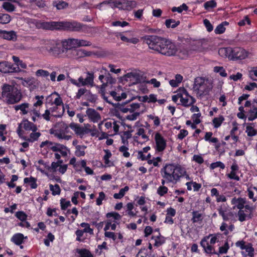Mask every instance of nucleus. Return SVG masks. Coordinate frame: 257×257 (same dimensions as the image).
Here are the masks:
<instances>
[{"mask_svg":"<svg viewBox=\"0 0 257 257\" xmlns=\"http://www.w3.org/2000/svg\"><path fill=\"white\" fill-rule=\"evenodd\" d=\"M154 140L156 144L155 147V151L158 152H163L167 147L166 140L159 132L155 133Z\"/></svg>","mask_w":257,"mask_h":257,"instance_id":"9d476101","label":"nucleus"},{"mask_svg":"<svg viewBox=\"0 0 257 257\" xmlns=\"http://www.w3.org/2000/svg\"><path fill=\"white\" fill-rule=\"evenodd\" d=\"M245 132L249 137H253L257 134V131L250 126H246Z\"/></svg>","mask_w":257,"mask_h":257,"instance_id":"de8ad7c7","label":"nucleus"},{"mask_svg":"<svg viewBox=\"0 0 257 257\" xmlns=\"http://www.w3.org/2000/svg\"><path fill=\"white\" fill-rule=\"evenodd\" d=\"M72 39L70 38L67 40H65L62 42L61 45L64 49V53H68L67 55H69L71 53V50L74 49L73 44H72Z\"/></svg>","mask_w":257,"mask_h":257,"instance_id":"aec40b11","label":"nucleus"},{"mask_svg":"<svg viewBox=\"0 0 257 257\" xmlns=\"http://www.w3.org/2000/svg\"><path fill=\"white\" fill-rule=\"evenodd\" d=\"M224 120V118L222 115H220L218 117L214 118L212 120L214 127L215 128L219 127Z\"/></svg>","mask_w":257,"mask_h":257,"instance_id":"a19ab883","label":"nucleus"},{"mask_svg":"<svg viewBox=\"0 0 257 257\" xmlns=\"http://www.w3.org/2000/svg\"><path fill=\"white\" fill-rule=\"evenodd\" d=\"M217 3L215 0H211L205 2L204 4V7L206 10L209 11L216 7Z\"/></svg>","mask_w":257,"mask_h":257,"instance_id":"58836bf2","label":"nucleus"},{"mask_svg":"<svg viewBox=\"0 0 257 257\" xmlns=\"http://www.w3.org/2000/svg\"><path fill=\"white\" fill-rule=\"evenodd\" d=\"M160 173L163 178H166L168 182L173 184H176L186 175L185 168L175 163L166 164L161 169Z\"/></svg>","mask_w":257,"mask_h":257,"instance_id":"f03ea898","label":"nucleus"},{"mask_svg":"<svg viewBox=\"0 0 257 257\" xmlns=\"http://www.w3.org/2000/svg\"><path fill=\"white\" fill-rule=\"evenodd\" d=\"M15 216L22 221H24L27 218V215L23 211H18L16 213Z\"/></svg>","mask_w":257,"mask_h":257,"instance_id":"6e6d98bb","label":"nucleus"},{"mask_svg":"<svg viewBox=\"0 0 257 257\" xmlns=\"http://www.w3.org/2000/svg\"><path fill=\"white\" fill-rule=\"evenodd\" d=\"M225 31V28L221 24L218 25L214 30V32L216 34H221L223 33Z\"/></svg>","mask_w":257,"mask_h":257,"instance_id":"774afa93","label":"nucleus"},{"mask_svg":"<svg viewBox=\"0 0 257 257\" xmlns=\"http://www.w3.org/2000/svg\"><path fill=\"white\" fill-rule=\"evenodd\" d=\"M36 75L37 77H47L49 75V72L45 70L39 69L36 72Z\"/></svg>","mask_w":257,"mask_h":257,"instance_id":"603ef678","label":"nucleus"},{"mask_svg":"<svg viewBox=\"0 0 257 257\" xmlns=\"http://www.w3.org/2000/svg\"><path fill=\"white\" fill-rule=\"evenodd\" d=\"M0 37L4 39H6L10 41H16L17 40L16 33L13 31H7L5 30L1 31Z\"/></svg>","mask_w":257,"mask_h":257,"instance_id":"f3484780","label":"nucleus"},{"mask_svg":"<svg viewBox=\"0 0 257 257\" xmlns=\"http://www.w3.org/2000/svg\"><path fill=\"white\" fill-rule=\"evenodd\" d=\"M176 94L172 96V100L176 103L179 99L181 104L185 107L192 105L196 101L195 99L190 95L184 87L179 88L176 91Z\"/></svg>","mask_w":257,"mask_h":257,"instance_id":"423d86ee","label":"nucleus"},{"mask_svg":"<svg viewBox=\"0 0 257 257\" xmlns=\"http://www.w3.org/2000/svg\"><path fill=\"white\" fill-rule=\"evenodd\" d=\"M152 239H155V242L154 245L157 247L161 246L165 242L164 237L161 236L160 233H159V235L157 236H152Z\"/></svg>","mask_w":257,"mask_h":257,"instance_id":"e433bc0d","label":"nucleus"},{"mask_svg":"<svg viewBox=\"0 0 257 257\" xmlns=\"http://www.w3.org/2000/svg\"><path fill=\"white\" fill-rule=\"evenodd\" d=\"M86 148L85 146L78 145L76 146L75 155L77 157L84 156L85 154V150Z\"/></svg>","mask_w":257,"mask_h":257,"instance_id":"f704fd0d","label":"nucleus"},{"mask_svg":"<svg viewBox=\"0 0 257 257\" xmlns=\"http://www.w3.org/2000/svg\"><path fill=\"white\" fill-rule=\"evenodd\" d=\"M36 181L37 179L32 176L29 178H25L24 180V183H29L32 189H36L38 185Z\"/></svg>","mask_w":257,"mask_h":257,"instance_id":"473e14b6","label":"nucleus"},{"mask_svg":"<svg viewBox=\"0 0 257 257\" xmlns=\"http://www.w3.org/2000/svg\"><path fill=\"white\" fill-rule=\"evenodd\" d=\"M105 198V195L103 192H100L99 193V196L96 199V204L98 206H100L102 203V200H104Z\"/></svg>","mask_w":257,"mask_h":257,"instance_id":"0e129e2a","label":"nucleus"},{"mask_svg":"<svg viewBox=\"0 0 257 257\" xmlns=\"http://www.w3.org/2000/svg\"><path fill=\"white\" fill-rule=\"evenodd\" d=\"M72 39V44H73L74 49L76 47H84V46H90L91 45V43L90 41H86L85 40L78 39Z\"/></svg>","mask_w":257,"mask_h":257,"instance_id":"4be33fe9","label":"nucleus"},{"mask_svg":"<svg viewBox=\"0 0 257 257\" xmlns=\"http://www.w3.org/2000/svg\"><path fill=\"white\" fill-rule=\"evenodd\" d=\"M45 48L49 54L55 57H61L64 55V49L60 43L54 41L48 42L45 45Z\"/></svg>","mask_w":257,"mask_h":257,"instance_id":"0eeeda50","label":"nucleus"},{"mask_svg":"<svg viewBox=\"0 0 257 257\" xmlns=\"http://www.w3.org/2000/svg\"><path fill=\"white\" fill-rule=\"evenodd\" d=\"M106 217L108 218L112 217L114 220H119L121 218V215L117 212H111L106 214Z\"/></svg>","mask_w":257,"mask_h":257,"instance_id":"49530a36","label":"nucleus"},{"mask_svg":"<svg viewBox=\"0 0 257 257\" xmlns=\"http://www.w3.org/2000/svg\"><path fill=\"white\" fill-rule=\"evenodd\" d=\"M21 123L23 125V127L26 131H32V132H36L38 130L36 125L29 121L28 119L23 120Z\"/></svg>","mask_w":257,"mask_h":257,"instance_id":"b1692460","label":"nucleus"},{"mask_svg":"<svg viewBox=\"0 0 257 257\" xmlns=\"http://www.w3.org/2000/svg\"><path fill=\"white\" fill-rule=\"evenodd\" d=\"M20 79L22 81V85L26 87H29L32 85H34L36 82V79L32 77H30L26 78L21 77L20 78Z\"/></svg>","mask_w":257,"mask_h":257,"instance_id":"c756f323","label":"nucleus"},{"mask_svg":"<svg viewBox=\"0 0 257 257\" xmlns=\"http://www.w3.org/2000/svg\"><path fill=\"white\" fill-rule=\"evenodd\" d=\"M136 135L141 136L142 139L146 140V141L149 140V137L145 134V130L143 128H139Z\"/></svg>","mask_w":257,"mask_h":257,"instance_id":"680f3d73","label":"nucleus"},{"mask_svg":"<svg viewBox=\"0 0 257 257\" xmlns=\"http://www.w3.org/2000/svg\"><path fill=\"white\" fill-rule=\"evenodd\" d=\"M178 53L176 56H178L181 59H185L187 57L188 55V50L184 48H178Z\"/></svg>","mask_w":257,"mask_h":257,"instance_id":"ea45409f","label":"nucleus"},{"mask_svg":"<svg viewBox=\"0 0 257 257\" xmlns=\"http://www.w3.org/2000/svg\"><path fill=\"white\" fill-rule=\"evenodd\" d=\"M86 76L84 78L82 76L79 77L78 80L74 79H70V81L71 83L79 87L83 86H90L94 85V73L92 72H86Z\"/></svg>","mask_w":257,"mask_h":257,"instance_id":"1a4fd4ad","label":"nucleus"},{"mask_svg":"<svg viewBox=\"0 0 257 257\" xmlns=\"http://www.w3.org/2000/svg\"><path fill=\"white\" fill-rule=\"evenodd\" d=\"M85 26L75 21L59 22V29L72 32L82 31Z\"/></svg>","mask_w":257,"mask_h":257,"instance_id":"6e6552de","label":"nucleus"},{"mask_svg":"<svg viewBox=\"0 0 257 257\" xmlns=\"http://www.w3.org/2000/svg\"><path fill=\"white\" fill-rule=\"evenodd\" d=\"M114 7L119 9L130 11L137 6V2L135 1L121 0L113 2Z\"/></svg>","mask_w":257,"mask_h":257,"instance_id":"9b49d317","label":"nucleus"},{"mask_svg":"<svg viewBox=\"0 0 257 257\" xmlns=\"http://www.w3.org/2000/svg\"><path fill=\"white\" fill-rule=\"evenodd\" d=\"M244 249L245 250V252H247L246 253L244 251L241 252V254L244 256H248L249 257H253L254 256V248L252 247V245L250 243H248L246 244L245 248Z\"/></svg>","mask_w":257,"mask_h":257,"instance_id":"c85d7f7f","label":"nucleus"},{"mask_svg":"<svg viewBox=\"0 0 257 257\" xmlns=\"http://www.w3.org/2000/svg\"><path fill=\"white\" fill-rule=\"evenodd\" d=\"M41 135L40 132H32V133L30 135V137H23L22 139L27 142H34L36 141H37Z\"/></svg>","mask_w":257,"mask_h":257,"instance_id":"cd10ccee","label":"nucleus"},{"mask_svg":"<svg viewBox=\"0 0 257 257\" xmlns=\"http://www.w3.org/2000/svg\"><path fill=\"white\" fill-rule=\"evenodd\" d=\"M104 151L105 153V154L103 157V160L104 161L105 164L107 165L109 163V159L111 156V153L110 151L108 150H104Z\"/></svg>","mask_w":257,"mask_h":257,"instance_id":"338daca9","label":"nucleus"},{"mask_svg":"<svg viewBox=\"0 0 257 257\" xmlns=\"http://www.w3.org/2000/svg\"><path fill=\"white\" fill-rule=\"evenodd\" d=\"M56 94L58 95V97L55 99L54 101L53 102H52V104H54V105H56L59 107H62V106H64L63 102L61 97L58 93Z\"/></svg>","mask_w":257,"mask_h":257,"instance_id":"052dcab7","label":"nucleus"},{"mask_svg":"<svg viewBox=\"0 0 257 257\" xmlns=\"http://www.w3.org/2000/svg\"><path fill=\"white\" fill-rule=\"evenodd\" d=\"M128 148L124 146H122L119 148V151L123 153V156L125 158H128L130 156V153L127 151Z\"/></svg>","mask_w":257,"mask_h":257,"instance_id":"e2e57ef3","label":"nucleus"},{"mask_svg":"<svg viewBox=\"0 0 257 257\" xmlns=\"http://www.w3.org/2000/svg\"><path fill=\"white\" fill-rule=\"evenodd\" d=\"M52 116H54L55 117H61L64 112V107L62 106V107H59L56 105H54L52 107L49 108Z\"/></svg>","mask_w":257,"mask_h":257,"instance_id":"6ab92c4d","label":"nucleus"},{"mask_svg":"<svg viewBox=\"0 0 257 257\" xmlns=\"http://www.w3.org/2000/svg\"><path fill=\"white\" fill-rule=\"evenodd\" d=\"M213 70L215 72L219 73L220 75L222 77H226L227 75L224 68L222 66H215L214 67Z\"/></svg>","mask_w":257,"mask_h":257,"instance_id":"a18cd8bd","label":"nucleus"},{"mask_svg":"<svg viewBox=\"0 0 257 257\" xmlns=\"http://www.w3.org/2000/svg\"><path fill=\"white\" fill-rule=\"evenodd\" d=\"M29 107V104L28 103H24L20 105L15 106V109L16 110H20L22 112L23 114H26L28 113V111L27 110Z\"/></svg>","mask_w":257,"mask_h":257,"instance_id":"72a5a7b5","label":"nucleus"},{"mask_svg":"<svg viewBox=\"0 0 257 257\" xmlns=\"http://www.w3.org/2000/svg\"><path fill=\"white\" fill-rule=\"evenodd\" d=\"M2 97L8 104L18 103L22 99L21 91L11 85L4 84L2 87Z\"/></svg>","mask_w":257,"mask_h":257,"instance_id":"20e7f679","label":"nucleus"},{"mask_svg":"<svg viewBox=\"0 0 257 257\" xmlns=\"http://www.w3.org/2000/svg\"><path fill=\"white\" fill-rule=\"evenodd\" d=\"M88 90H87L85 88H81L78 89V92L76 93V94L75 96L76 99H80V97L85 95L86 96V94L87 93Z\"/></svg>","mask_w":257,"mask_h":257,"instance_id":"8fccbe9b","label":"nucleus"},{"mask_svg":"<svg viewBox=\"0 0 257 257\" xmlns=\"http://www.w3.org/2000/svg\"><path fill=\"white\" fill-rule=\"evenodd\" d=\"M50 190L52 191V194L53 195H59L61 192L60 188L58 184H55V185H53L50 184Z\"/></svg>","mask_w":257,"mask_h":257,"instance_id":"79ce46f5","label":"nucleus"},{"mask_svg":"<svg viewBox=\"0 0 257 257\" xmlns=\"http://www.w3.org/2000/svg\"><path fill=\"white\" fill-rule=\"evenodd\" d=\"M61 208L63 210H65L68 207L71 205L70 201H66L65 199H61L60 200Z\"/></svg>","mask_w":257,"mask_h":257,"instance_id":"864d4df0","label":"nucleus"},{"mask_svg":"<svg viewBox=\"0 0 257 257\" xmlns=\"http://www.w3.org/2000/svg\"><path fill=\"white\" fill-rule=\"evenodd\" d=\"M91 54V52L87 51L83 49H73L71 50V53L69 54V57L77 59L84 57L90 56Z\"/></svg>","mask_w":257,"mask_h":257,"instance_id":"4468645a","label":"nucleus"},{"mask_svg":"<svg viewBox=\"0 0 257 257\" xmlns=\"http://www.w3.org/2000/svg\"><path fill=\"white\" fill-rule=\"evenodd\" d=\"M87 99L91 102H94L96 100L97 97L95 95L92 94L90 90H88L87 93L86 94Z\"/></svg>","mask_w":257,"mask_h":257,"instance_id":"69168bd1","label":"nucleus"},{"mask_svg":"<svg viewBox=\"0 0 257 257\" xmlns=\"http://www.w3.org/2000/svg\"><path fill=\"white\" fill-rule=\"evenodd\" d=\"M202 219V214L201 213L197 211L192 212V218L191 220L193 223L199 222L201 221Z\"/></svg>","mask_w":257,"mask_h":257,"instance_id":"c9c22d12","label":"nucleus"},{"mask_svg":"<svg viewBox=\"0 0 257 257\" xmlns=\"http://www.w3.org/2000/svg\"><path fill=\"white\" fill-rule=\"evenodd\" d=\"M116 107L121 112L123 113H127L130 112L133 113L132 114L127 115L126 116V119L130 120H135L137 119V117L140 115V113L138 112H135L136 110L140 107V104L138 103H132L128 104L127 101L125 102L119 103L116 104Z\"/></svg>","mask_w":257,"mask_h":257,"instance_id":"39448f33","label":"nucleus"},{"mask_svg":"<svg viewBox=\"0 0 257 257\" xmlns=\"http://www.w3.org/2000/svg\"><path fill=\"white\" fill-rule=\"evenodd\" d=\"M69 126L78 136L82 137L86 133L85 128L83 127H81L78 124L72 122L70 124Z\"/></svg>","mask_w":257,"mask_h":257,"instance_id":"5701e85b","label":"nucleus"},{"mask_svg":"<svg viewBox=\"0 0 257 257\" xmlns=\"http://www.w3.org/2000/svg\"><path fill=\"white\" fill-rule=\"evenodd\" d=\"M247 116L249 121H253L257 118V107L253 105L248 111Z\"/></svg>","mask_w":257,"mask_h":257,"instance_id":"bb28decb","label":"nucleus"},{"mask_svg":"<svg viewBox=\"0 0 257 257\" xmlns=\"http://www.w3.org/2000/svg\"><path fill=\"white\" fill-rule=\"evenodd\" d=\"M52 6L56 7L57 10H61L67 8L68 7V4L64 1H53Z\"/></svg>","mask_w":257,"mask_h":257,"instance_id":"7c9ffc66","label":"nucleus"},{"mask_svg":"<svg viewBox=\"0 0 257 257\" xmlns=\"http://www.w3.org/2000/svg\"><path fill=\"white\" fill-rule=\"evenodd\" d=\"M6 71L5 73H19L22 71V70L18 66H15L12 63L7 61L6 66Z\"/></svg>","mask_w":257,"mask_h":257,"instance_id":"a878e982","label":"nucleus"},{"mask_svg":"<svg viewBox=\"0 0 257 257\" xmlns=\"http://www.w3.org/2000/svg\"><path fill=\"white\" fill-rule=\"evenodd\" d=\"M80 257H93L90 251L86 249H81L77 251Z\"/></svg>","mask_w":257,"mask_h":257,"instance_id":"c03bdc74","label":"nucleus"},{"mask_svg":"<svg viewBox=\"0 0 257 257\" xmlns=\"http://www.w3.org/2000/svg\"><path fill=\"white\" fill-rule=\"evenodd\" d=\"M231 203L232 205H234L233 207V209L235 207L238 209L239 210H241L244 208V204L246 203L245 198H241V197H233L231 199Z\"/></svg>","mask_w":257,"mask_h":257,"instance_id":"a211bd4d","label":"nucleus"},{"mask_svg":"<svg viewBox=\"0 0 257 257\" xmlns=\"http://www.w3.org/2000/svg\"><path fill=\"white\" fill-rule=\"evenodd\" d=\"M180 22L179 21H176L174 19H167L165 21V25L167 28H175L179 24Z\"/></svg>","mask_w":257,"mask_h":257,"instance_id":"2f4dec72","label":"nucleus"},{"mask_svg":"<svg viewBox=\"0 0 257 257\" xmlns=\"http://www.w3.org/2000/svg\"><path fill=\"white\" fill-rule=\"evenodd\" d=\"M35 98L37 100V101L34 103V106L35 107H38L41 106L43 103V100L44 99V96L43 95H36L35 97Z\"/></svg>","mask_w":257,"mask_h":257,"instance_id":"bf43d9fd","label":"nucleus"},{"mask_svg":"<svg viewBox=\"0 0 257 257\" xmlns=\"http://www.w3.org/2000/svg\"><path fill=\"white\" fill-rule=\"evenodd\" d=\"M51 112L49 108L47 107L45 112L41 114V118L43 117L46 121H50L51 119Z\"/></svg>","mask_w":257,"mask_h":257,"instance_id":"4d7b16f0","label":"nucleus"},{"mask_svg":"<svg viewBox=\"0 0 257 257\" xmlns=\"http://www.w3.org/2000/svg\"><path fill=\"white\" fill-rule=\"evenodd\" d=\"M237 215L238 219L240 222H243L246 220L250 219L253 216L252 213L246 212L243 209L239 210Z\"/></svg>","mask_w":257,"mask_h":257,"instance_id":"412c9836","label":"nucleus"},{"mask_svg":"<svg viewBox=\"0 0 257 257\" xmlns=\"http://www.w3.org/2000/svg\"><path fill=\"white\" fill-rule=\"evenodd\" d=\"M86 113L89 119L93 122H98L101 120L100 114L93 108H88Z\"/></svg>","mask_w":257,"mask_h":257,"instance_id":"dca6fc26","label":"nucleus"},{"mask_svg":"<svg viewBox=\"0 0 257 257\" xmlns=\"http://www.w3.org/2000/svg\"><path fill=\"white\" fill-rule=\"evenodd\" d=\"M27 238L22 233H19L14 234L11 238V241L17 245H20L24 242V239Z\"/></svg>","mask_w":257,"mask_h":257,"instance_id":"393cba45","label":"nucleus"},{"mask_svg":"<svg viewBox=\"0 0 257 257\" xmlns=\"http://www.w3.org/2000/svg\"><path fill=\"white\" fill-rule=\"evenodd\" d=\"M247 192L248 198L250 199H251L253 202H255L257 201V196H254V192L253 191V189H252V186H250L247 188Z\"/></svg>","mask_w":257,"mask_h":257,"instance_id":"09e8293b","label":"nucleus"},{"mask_svg":"<svg viewBox=\"0 0 257 257\" xmlns=\"http://www.w3.org/2000/svg\"><path fill=\"white\" fill-rule=\"evenodd\" d=\"M218 167H219L222 169H224L225 168V165L223 163L220 161H218L215 163H211L210 166V168L212 170Z\"/></svg>","mask_w":257,"mask_h":257,"instance_id":"5fc2aeb1","label":"nucleus"},{"mask_svg":"<svg viewBox=\"0 0 257 257\" xmlns=\"http://www.w3.org/2000/svg\"><path fill=\"white\" fill-rule=\"evenodd\" d=\"M209 236H205L200 241V245L203 248L204 251L207 254H217L215 251L213 247L209 244L207 240L209 239Z\"/></svg>","mask_w":257,"mask_h":257,"instance_id":"2eb2a0df","label":"nucleus"},{"mask_svg":"<svg viewBox=\"0 0 257 257\" xmlns=\"http://www.w3.org/2000/svg\"><path fill=\"white\" fill-rule=\"evenodd\" d=\"M206 84L204 80L201 77H198L195 79L194 89L197 91L200 95H201L206 92L205 87Z\"/></svg>","mask_w":257,"mask_h":257,"instance_id":"ddd939ff","label":"nucleus"},{"mask_svg":"<svg viewBox=\"0 0 257 257\" xmlns=\"http://www.w3.org/2000/svg\"><path fill=\"white\" fill-rule=\"evenodd\" d=\"M141 40L150 49L166 56H175L179 50L176 44L171 40L158 36L146 35Z\"/></svg>","mask_w":257,"mask_h":257,"instance_id":"f257e3e1","label":"nucleus"},{"mask_svg":"<svg viewBox=\"0 0 257 257\" xmlns=\"http://www.w3.org/2000/svg\"><path fill=\"white\" fill-rule=\"evenodd\" d=\"M248 52L240 47H222L218 50V54L230 60H243L248 56Z\"/></svg>","mask_w":257,"mask_h":257,"instance_id":"7ed1b4c3","label":"nucleus"},{"mask_svg":"<svg viewBox=\"0 0 257 257\" xmlns=\"http://www.w3.org/2000/svg\"><path fill=\"white\" fill-rule=\"evenodd\" d=\"M59 22H44L40 21L37 23L36 26L39 29L48 30H54L59 29Z\"/></svg>","mask_w":257,"mask_h":257,"instance_id":"f8f14e48","label":"nucleus"},{"mask_svg":"<svg viewBox=\"0 0 257 257\" xmlns=\"http://www.w3.org/2000/svg\"><path fill=\"white\" fill-rule=\"evenodd\" d=\"M3 8L8 12H12L15 11V6L9 2H4L3 4Z\"/></svg>","mask_w":257,"mask_h":257,"instance_id":"37998d69","label":"nucleus"},{"mask_svg":"<svg viewBox=\"0 0 257 257\" xmlns=\"http://www.w3.org/2000/svg\"><path fill=\"white\" fill-rule=\"evenodd\" d=\"M168 189L164 186H160L157 189V193L160 196H163L167 193Z\"/></svg>","mask_w":257,"mask_h":257,"instance_id":"13d9d810","label":"nucleus"},{"mask_svg":"<svg viewBox=\"0 0 257 257\" xmlns=\"http://www.w3.org/2000/svg\"><path fill=\"white\" fill-rule=\"evenodd\" d=\"M188 7L186 4H183L179 7H173L172 9V11L173 12H177L179 13L182 12L183 10L187 11L188 10Z\"/></svg>","mask_w":257,"mask_h":257,"instance_id":"3c124183","label":"nucleus"},{"mask_svg":"<svg viewBox=\"0 0 257 257\" xmlns=\"http://www.w3.org/2000/svg\"><path fill=\"white\" fill-rule=\"evenodd\" d=\"M11 21V16L7 14L0 13V23L2 24H7Z\"/></svg>","mask_w":257,"mask_h":257,"instance_id":"4c0bfd02","label":"nucleus"}]
</instances>
